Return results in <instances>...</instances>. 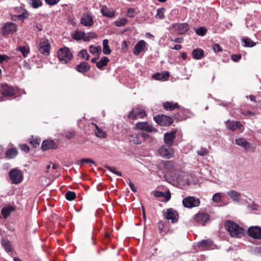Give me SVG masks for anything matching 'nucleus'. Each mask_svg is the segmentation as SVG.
I'll return each instance as SVG.
<instances>
[{"mask_svg":"<svg viewBox=\"0 0 261 261\" xmlns=\"http://www.w3.org/2000/svg\"><path fill=\"white\" fill-rule=\"evenodd\" d=\"M224 225L225 229L232 237L240 238L244 234V229L232 221H226Z\"/></svg>","mask_w":261,"mask_h":261,"instance_id":"nucleus-1","label":"nucleus"},{"mask_svg":"<svg viewBox=\"0 0 261 261\" xmlns=\"http://www.w3.org/2000/svg\"><path fill=\"white\" fill-rule=\"evenodd\" d=\"M169 146L166 144L160 147L157 151V155L164 159H171L174 155V150Z\"/></svg>","mask_w":261,"mask_h":261,"instance_id":"nucleus-2","label":"nucleus"},{"mask_svg":"<svg viewBox=\"0 0 261 261\" xmlns=\"http://www.w3.org/2000/svg\"><path fill=\"white\" fill-rule=\"evenodd\" d=\"M58 57L60 62L66 64L72 58V54L67 47L60 48L58 51Z\"/></svg>","mask_w":261,"mask_h":261,"instance_id":"nucleus-3","label":"nucleus"},{"mask_svg":"<svg viewBox=\"0 0 261 261\" xmlns=\"http://www.w3.org/2000/svg\"><path fill=\"white\" fill-rule=\"evenodd\" d=\"M1 91L2 95L0 97V102L5 100V97L12 96L15 94V90L13 87L9 86L7 83L2 84Z\"/></svg>","mask_w":261,"mask_h":261,"instance_id":"nucleus-4","label":"nucleus"},{"mask_svg":"<svg viewBox=\"0 0 261 261\" xmlns=\"http://www.w3.org/2000/svg\"><path fill=\"white\" fill-rule=\"evenodd\" d=\"M10 178L12 184H18L23 179V174L21 170L17 169H11L9 173Z\"/></svg>","mask_w":261,"mask_h":261,"instance_id":"nucleus-5","label":"nucleus"},{"mask_svg":"<svg viewBox=\"0 0 261 261\" xmlns=\"http://www.w3.org/2000/svg\"><path fill=\"white\" fill-rule=\"evenodd\" d=\"M153 119L161 126H169L173 122L172 117L164 115H156L153 117Z\"/></svg>","mask_w":261,"mask_h":261,"instance_id":"nucleus-6","label":"nucleus"},{"mask_svg":"<svg viewBox=\"0 0 261 261\" xmlns=\"http://www.w3.org/2000/svg\"><path fill=\"white\" fill-rule=\"evenodd\" d=\"M247 233L253 239L261 240V226H250L248 228Z\"/></svg>","mask_w":261,"mask_h":261,"instance_id":"nucleus-7","label":"nucleus"},{"mask_svg":"<svg viewBox=\"0 0 261 261\" xmlns=\"http://www.w3.org/2000/svg\"><path fill=\"white\" fill-rule=\"evenodd\" d=\"M50 45L47 40H41L37 44L38 51L44 55H48L50 53Z\"/></svg>","mask_w":261,"mask_h":261,"instance_id":"nucleus-8","label":"nucleus"},{"mask_svg":"<svg viewBox=\"0 0 261 261\" xmlns=\"http://www.w3.org/2000/svg\"><path fill=\"white\" fill-rule=\"evenodd\" d=\"M199 204V199L195 197H188L182 200V204L187 208L197 207Z\"/></svg>","mask_w":261,"mask_h":261,"instance_id":"nucleus-9","label":"nucleus"},{"mask_svg":"<svg viewBox=\"0 0 261 261\" xmlns=\"http://www.w3.org/2000/svg\"><path fill=\"white\" fill-rule=\"evenodd\" d=\"M146 116V112L144 110L140 108H134L128 114V118L132 119H136L139 118H142Z\"/></svg>","mask_w":261,"mask_h":261,"instance_id":"nucleus-10","label":"nucleus"},{"mask_svg":"<svg viewBox=\"0 0 261 261\" xmlns=\"http://www.w3.org/2000/svg\"><path fill=\"white\" fill-rule=\"evenodd\" d=\"M16 30L17 26L13 22H7L5 23L2 28L3 34L5 36L11 34H13Z\"/></svg>","mask_w":261,"mask_h":261,"instance_id":"nucleus-11","label":"nucleus"},{"mask_svg":"<svg viewBox=\"0 0 261 261\" xmlns=\"http://www.w3.org/2000/svg\"><path fill=\"white\" fill-rule=\"evenodd\" d=\"M136 128L149 133H155L157 132L156 129L151 125H150L147 122H138L136 125Z\"/></svg>","mask_w":261,"mask_h":261,"instance_id":"nucleus-12","label":"nucleus"},{"mask_svg":"<svg viewBox=\"0 0 261 261\" xmlns=\"http://www.w3.org/2000/svg\"><path fill=\"white\" fill-rule=\"evenodd\" d=\"M165 218L168 220H171L172 223L176 222L178 219L177 212L173 208H168L164 215Z\"/></svg>","mask_w":261,"mask_h":261,"instance_id":"nucleus-13","label":"nucleus"},{"mask_svg":"<svg viewBox=\"0 0 261 261\" xmlns=\"http://www.w3.org/2000/svg\"><path fill=\"white\" fill-rule=\"evenodd\" d=\"M176 130H172L171 132H167L164 134V142L165 144L169 146H173L175 139Z\"/></svg>","mask_w":261,"mask_h":261,"instance_id":"nucleus-14","label":"nucleus"},{"mask_svg":"<svg viewBox=\"0 0 261 261\" xmlns=\"http://www.w3.org/2000/svg\"><path fill=\"white\" fill-rule=\"evenodd\" d=\"M194 218L199 224L204 225L209 220L210 217L208 214L201 213L195 215Z\"/></svg>","mask_w":261,"mask_h":261,"instance_id":"nucleus-15","label":"nucleus"},{"mask_svg":"<svg viewBox=\"0 0 261 261\" xmlns=\"http://www.w3.org/2000/svg\"><path fill=\"white\" fill-rule=\"evenodd\" d=\"M226 124L227 128L232 131H235L238 129H240L243 125L240 121H230L227 120L226 122Z\"/></svg>","mask_w":261,"mask_h":261,"instance_id":"nucleus-16","label":"nucleus"},{"mask_svg":"<svg viewBox=\"0 0 261 261\" xmlns=\"http://www.w3.org/2000/svg\"><path fill=\"white\" fill-rule=\"evenodd\" d=\"M81 23L86 27H90L93 24L92 16L89 13H84L81 18Z\"/></svg>","mask_w":261,"mask_h":261,"instance_id":"nucleus-17","label":"nucleus"},{"mask_svg":"<svg viewBox=\"0 0 261 261\" xmlns=\"http://www.w3.org/2000/svg\"><path fill=\"white\" fill-rule=\"evenodd\" d=\"M173 28L179 34H184L189 30V25L186 23L175 24L173 25Z\"/></svg>","mask_w":261,"mask_h":261,"instance_id":"nucleus-18","label":"nucleus"},{"mask_svg":"<svg viewBox=\"0 0 261 261\" xmlns=\"http://www.w3.org/2000/svg\"><path fill=\"white\" fill-rule=\"evenodd\" d=\"M100 12L103 16L107 17L112 18L115 15V11L112 8H109L105 6H101Z\"/></svg>","mask_w":261,"mask_h":261,"instance_id":"nucleus-19","label":"nucleus"},{"mask_svg":"<svg viewBox=\"0 0 261 261\" xmlns=\"http://www.w3.org/2000/svg\"><path fill=\"white\" fill-rule=\"evenodd\" d=\"M146 43L144 40H140L136 44L134 53L136 55H139L146 46Z\"/></svg>","mask_w":261,"mask_h":261,"instance_id":"nucleus-20","label":"nucleus"},{"mask_svg":"<svg viewBox=\"0 0 261 261\" xmlns=\"http://www.w3.org/2000/svg\"><path fill=\"white\" fill-rule=\"evenodd\" d=\"M169 76L170 74L168 71H164L162 72H156L153 74L152 77L156 80L166 81Z\"/></svg>","mask_w":261,"mask_h":261,"instance_id":"nucleus-21","label":"nucleus"},{"mask_svg":"<svg viewBox=\"0 0 261 261\" xmlns=\"http://www.w3.org/2000/svg\"><path fill=\"white\" fill-rule=\"evenodd\" d=\"M237 145L241 146L246 150L250 148V143L247 141L246 139L244 138H239L235 140Z\"/></svg>","mask_w":261,"mask_h":261,"instance_id":"nucleus-22","label":"nucleus"},{"mask_svg":"<svg viewBox=\"0 0 261 261\" xmlns=\"http://www.w3.org/2000/svg\"><path fill=\"white\" fill-rule=\"evenodd\" d=\"M75 69L79 72L84 73L90 70V66L88 63L83 62L77 65Z\"/></svg>","mask_w":261,"mask_h":261,"instance_id":"nucleus-23","label":"nucleus"},{"mask_svg":"<svg viewBox=\"0 0 261 261\" xmlns=\"http://www.w3.org/2000/svg\"><path fill=\"white\" fill-rule=\"evenodd\" d=\"M57 146L53 140H45L42 142V149L45 151L48 149L56 148Z\"/></svg>","mask_w":261,"mask_h":261,"instance_id":"nucleus-24","label":"nucleus"},{"mask_svg":"<svg viewBox=\"0 0 261 261\" xmlns=\"http://www.w3.org/2000/svg\"><path fill=\"white\" fill-rule=\"evenodd\" d=\"M228 196L234 201L240 202L241 196L240 193L235 190H230L227 193Z\"/></svg>","mask_w":261,"mask_h":261,"instance_id":"nucleus-25","label":"nucleus"},{"mask_svg":"<svg viewBox=\"0 0 261 261\" xmlns=\"http://www.w3.org/2000/svg\"><path fill=\"white\" fill-rule=\"evenodd\" d=\"M164 108L168 111H172L175 109H179V106L177 102L173 101H166L163 103Z\"/></svg>","mask_w":261,"mask_h":261,"instance_id":"nucleus-26","label":"nucleus"},{"mask_svg":"<svg viewBox=\"0 0 261 261\" xmlns=\"http://www.w3.org/2000/svg\"><path fill=\"white\" fill-rule=\"evenodd\" d=\"M18 151L16 148H11L7 149L5 153V157L9 159H12L16 156Z\"/></svg>","mask_w":261,"mask_h":261,"instance_id":"nucleus-27","label":"nucleus"},{"mask_svg":"<svg viewBox=\"0 0 261 261\" xmlns=\"http://www.w3.org/2000/svg\"><path fill=\"white\" fill-rule=\"evenodd\" d=\"M198 246L202 249H207L212 246V242L210 240H204L199 242Z\"/></svg>","mask_w":261,"mask_h":261,"instance_id":"nucleus-28","label":"nucleus"},{"mask_svg":"<svg viewBox=\"0 0 261 261\" xmlns=\"http://www.w3.org/2000/svg\"><path fill=\"white\" fill-rule=\"evenodd\" d=\"M192 55L195 59L199 60L203 57L204 51L202 49H195L193 50Z\"/></svg>","mask_w":261,"mask_h":261,"instance_id":"nucleus-29","label":"nucleus"},{"mask_svg":"<svg viewBox=\"0 0 261 261\" xmlns=\"http://www.w3.org/2000/svg\"><path fill=\"white\" fill-rule=\"evenodd\" d=\"M110 60L107 57H102L100 61L96 62V67L98 69H102V67L107 65Z\"/></svg>","mask_w":261,"mask_h":261,"instance_id":"nucleus-30","label":"nucleus"},{"mask_svg":"<svg viewBox=\"0 0 261 261\" xmlns=\"http://www.w3.org/2000/svg\"><path fill=\"white\" fill-rule=\"evenodd\" d=\"M14 210L13 206L5 207L2 208L1 214L5 218H7Z\"/></svg>","mask_w":261,"mask_h":261,"instance_id":"nucleus-31","label":"nucleus"},{"mask_svg":"<svg viewBox=\"0 0 261 261\" xmlns=\"http://www.w3.org/2000/svg\"><path fill=\"white\" fill-rule=\"evenodd\" d=\"M108 43L109 41L108 39H104L102 41L103 53L105 55H110L112 52V50L109 46Z\"/></svg>","mask_w":261,"mask_h":261,"instance_id":"nucleus-32","label":"nucleus"},{"mask_svg":"<svg viewBox=\"0 0 261 261\" xmlns=\"http://www.w3.org/2000/svg\"><path fill=\"white\" fill-rule=\"evenodd\" d=\"M17 50L21 53L24 58L28 56L30 52V49L28 46H19L17 47Z\"/></svg>","mask_w":261,"mask_h":261,"instance_id":"nucleus-33","label":"nucleus"},{"mask_svg":"<svg viewBox=\"0 0 261 261\" xmlns=\"http://www.w3.org/2000/svg\"><path fill=\"white\" fill-rule=\"evenodd\" d=\"M89 50L92 54H99L101 51V47L100 46H95L92 45L90 46Z\"/></svg>","mask_w":261,"mask_h":261,"instance_id":"nucleus-34","label":"nucleus"},{"mask_svg":"<svg viewBox=\"0 0 261 261\" xmlns=\"http://www.w3.org/2000/svg\"><path fill=\"white\" fill-rule=\"evenodd\" d=\"M140 137L139 136V134H138L136 135H131L130 136V142L134 143L135 144H141V141L140 140Z\"/></svg>","mask_w":261,"mask_h":261,"instance_id":"nucleus-35","label":"nucleus"},{"mask_svg":"<svg viewBox=\"0 0 261 261\" xmlns=\"http://www.w3.org/2000/svg\"><path fill=\"white\" fill-rule=\"evenodd\" d=\"M77 56L82 59H85L86 60H89L90 58V56L87 53L86 49H82L79 53Z\"/></svg>","mask_w":261,"mask_h":261,"instance_id":"nucleus-36","label":"nucleus"},{"mask_svg":"<svg viewBox=\"0 0 261 261\" xmlns=\"http://www.w3.org/2000/svg\"><path fill=\"white\" fill-rule=\"evenodd\" d=\"M85 33L84 32L76 31L73 36V38L76 40L84 39Z\"/></svg>","mask_w":261,"mask_h":261,"instance_id":"nucleus-37","label":"nucleus"},{"mask_svg":"<svg viewBox=\"0 0 261 261\" xmlns=\"http://www.w3.org/2000/svg\"><path fill=\"white\" fill-rule=\"evenodd\" d=\"M222 193H217L214 194V195L213 196L212 200L215 202L218 203L222 200Z\"/></svg>","mask_w":261,"mask_h":261,"instance_id":"nucleus-38","label":"nucleus"},{"mask_svg":"<svg viewBox=\"0 0 261 261\" xmlns=\"http://www.w3.org/2000/svg\"><path fill=\"white\" fill-rule=\"evenodd\" d=\"M96 37L97 35L95 33L91 32L85 35L84 40L85 41H89L91 39L96 38Z\"/></svg>","mask_w":261,"mask_h":261,"instance_id":"nucleus-39","label":"nucleus"},{"mask_svg":"<svg viewBox=\"0 0 261 261\" xmlns=\"http://www.w3.org/2000/svg\"><path fill=\"white\" fill-rule=\"evenodd\" d=\"M86 163H90L94 165H96V163H95V162L94 161H93L92 159H90V158L82 159L80 160V164L81 165H83L84 164H86Z\"/></svg>","mask_w":261,"mask_h":261,"instance_id":"nucleus-40","label":"nucleus"},{"mask_svg":"<svg viewBox=\"0 0 261 261\" xmlns=\"http://www.w3.org/2000/svg\"><path fill=\"white\" fill-rule=\"evenodd\" d=\"M244 46L246 47H252L255 45V43L249 38H245L243 40Z\"/></svg>","mask_w":261,"mask_h":261,"instance_id":"nucleus-41","label":"nucleus"},{"mask_svg":"<svg viewBox=\"0 0 261 261\" xmlns=\"http://www.w3.org/2000/svg\"><path fill=\"white\" fill-rule=\"evenodd\" d=\"M207 31V29L206 28H205L204 27H202L196 30V34L201 36H204L206 34Z\"/></svg>","mask_w":261,"mask_h":261,"instance_id":"nucleus-42","label":"nucleus"},{"mask_svg":"<svg viewBox=\"0 0 261 261\" xmlns=\"http://www.w3.org/2000/svg\"><path fill=\"white\" fill-rule=\"evenodd\" d=\"M2 245L5 249L7 251H11L12 250L11 245L10 242L7 240H3Z\"/></svg>","mask_w":261,"mask_h":261,"instance_id":"nucleus-43","label":"nucleus"},{"mask_svg":"<svg viewBox=\"0 0 261 261\" xmlns=\"http://www.w3.org/2000/svg\"><path fill=\"white\" fill-rule=\"evenodd\" d=\"M75 193L72 191H68L65 195L66 198L69 201L73 200L75 198Z\"/></svg>","mask_w":261,"mask_h":261,"instance_id":"nucleus-44","label":"nucleus"},{"mask_svg":"<svg viewBox=\"0 0 261 261\" xmlns=\"http://www.w3.org/2000/svg\"><path fill=\"white\" fill-rule=\"evenodd\" d=\"M31 5L34 8H37L42 5L41 0H31Z\"/></svg>","mask_w":261,"mask_h":261,"instance_id":"nucleus-45","label":"nucleus"},{"mask_svg":"<svg viewBox=\"0 0 261 261\" xmlns=\"http://www.w3.org/2000/svg\"><path fill=\"white\" fill-rule=\"evenodd\" d=\"M106 168L111 172L115 174L116 175L121 176L122 175L121 173L119 171L116 170V169L114 167H110L109 166H106Z\"/></svg>","mask_w":261,"mask_h":261,"instance_id":"nucleus-46","label":"nucleus"},{"mask_svg":"<svg viewBox=\"0 0 261 261\" xmlns=\"http://www.w3.org/2000/svg\"><path fill=\"white\" fill-rule=\"evenodd\" d=\"M164 10V8H160L157 10V13L155 15V17L159 19H163L164 17V14L163 13V11Z\"/></svg>","mask_w":261,"mask_h":261,"instance_id":"nucleus-47","label":"nucleus"},{"mask_svg":"<svg viewBox=\"0 0 261 261\" xmlns=\"http://www.w3.org/2000/svg\"><path fill=\"white\" fill-rule=\"evenodd\" d=\"M127 19L125 18H122L120 20H117L115 22V23L117 27L124 26L127 23Z\"/></svg>","mask_w":261,"mask_h":261,"instance_id":"nucleus-48","label":"nucleus"},{"mask_svg":"<svg viewBox=\"0 0 261 261\" xmlns=\"http://www.w3.org/2000/svg\"><path fill=\"white\" fill-rule=\"evenodd\" d=\"M97 130L95 132L96 135L99 138H105L106 136L105 132H103L101 129H99L97 125H96Z\"/></svg>","mask_w":261,"mask_h":261,"instance_id":"nucleus-49","label":"nucleus"},{"mask_svg":"<svg viewBox=\"0 0 261 261\" xmlns=\"http://www.w3.org/2000/svg\"><path fill=\"white\" fill-rule=\"evenodd\" d=\"M30 143L34 147L36 148L39 146L40 140L37 138H32L31 139Z\"/></svg>","mask_w":261,"mask_h":261,"instance_id":"nucleus-50","label":"nucleus"},{"mask_svg":"<svg viewBox=\"0 0 261 261\" xmlns=\"http://www.w3.org/2000/svg\"><path fill=\"white\" fill-rule=\"evenodd\" d=\"M197 153L200 156H204L208 153V150L206 148H201L197 150Z\"/></svg>","mask_w":261,"mask_h":261,"instance_id":"nucleus-51","label":"nucleus"},{"mask_svg":"<svg viewBox=\"0 0 261 261\" xmlns=\"http://www.w3.org/2000/svg\"><path fill=\"white\" fill-rule=\"evenodd\" d=\"M74 136V132L71 131L66 132L64 134L65 137L68 139H72Z\"/></svg>","mask_w":261,"mask_h":261,"instance_id":"nucleus-52","label":"nucleus"},{"mask_svg":"<svg viewBox=\"0 0 261 261\" xmlns=\"http://www.w3.org/2000/svg\"><path fill=\"white\" fill-rule=\"evenodd\" d=\"M162 197H164L166 201H168L171 198V194L170 192H164L162 193Z\"/></svg>","mask_w":261,"mask_h":261,"instance_id":"nucleus-53","label":"nucleus"},{"mask_svg":"<svg viewBox=\"0 0 261 261\" xmlns=\"http://www.w3.org/2000/svg\"><path fill=\"white\" fill-rule=\"evenodd\" d=\"M213 48L215 53H218L222 50L220 45L217 43H216L213 45Z\"/></svg>","mask_w":261,"mask_h":261,"instance_id":"nucleus-54","label":"nucleus"},{"mask_svg":"<svg viewBox=\"0 0 261 261\" xmlns=\"http://www.w3.org/2000/svg\"><path fill=\"white\" fill-rule=\"evenodd\" d=\"M20 148L21 149V150L25 152H28L30 151L29 147L26 144L20 145Z\"/></svg>","mask_w":261,"mask_h":261,"instance_id":"nucleus-55","label":"nucleus"},{"mask_svg":"<svg viewBox=\"0 0 261 261\" xmlns=\"http://www.w3.org/2000/svg\"><path fill=\"white\" fill-rule=\"evenodd\" d=\"M241 58V56L239 55H232L231 57V59L232 61L234 62H238Z\"/></svg>","mask_w":261,"mask_h":261,"instance_id":"nucleus-56","label":"nucleus"},{"mask_svg":"<svg viewBox=\"0 0 261 261\" xmlns=\"http://www.w3.org/2000/svg\"><path fill=\"white\" fill-rule=\"evenodd\" d=\"M45 3L49 5H55L57 4L60 0H44Z\"/></svg>","mask_w":261,"mask_h":261,"instance_id":"nucleus-57","label":"nucleus"},{"mask_svg":"<svg viewBox=\"0 0 261 261\" xmlns=\"http://www.w3.org/2000/svg\"><path fill=\"white\" fill-rule=\"evenodd\" d=\"M10 60V57L5 55H0V62H3L4 61H8Z\"/></svg>","mask_w":261,"mask_h":261,"instance_id":"nucleus-58","label":"nucleus"},{"mask_svg":"<svg viewBox=\"0 0 261 261\" xmlns=\"http://www.w3.org/2000/svg\"><path fill=\"white\" fill-rule=\"evenodd\" d=\"M139 134L140 138H143L144 139V140H146L150 138V136H149V135L146 134L145 133H139Z\"/></svg>","mask_w":261,"mask_h":261,"instance_id":"nucleus-59","label":"nucleus"},{"mask_svg":"<svg viewBox=\"0 0 261 261\" xmlns=\"http://www.w3.org/2000/svg\"><path fill=\"white\" fill-rule=\"evenodd\" d=\"M128 184L129 186L130 189L134 192L137 191V189L136 188L135 185L133 184L130 180H128Z\"/></svg>","mask_w":261,"mask_h":261,"instance_id":"nucleus-60","label":"nucleus"},{"mask_svg":"<svg viewBox=\"0 0 261 261\" xmlns=\"http://www.w3.org/2000/svg\"><path fill=\"white\" fill-rule=\"evenodd\" d=\"M172 41L176 43H182L184 41V39L182 38H175V39L172 40Z\"/></svg>","mask_w":261,"mask_h":261,"instance_id":"nucleus-61","label":"nucleus"},{"mask_svg":"<svg viewBox=\"0 0 261 261\" xmlns=\"http://www.w3.org/2000/svg\"><path fill=\"white\" fill-rule=\"evenodd\" d=\"M127 16L129 17H132L134 16V10L132 9H129L127 11Z\"/></svg>","mask_w":261,"mask_h":261,"instance_id":"nucleus-62","label":"nucleus"},{"mask_svg":"<svg viewBox=\"0 0 261 261\" xmlns=\"http://www.w3.org/2000/svg\"><path fill=\"white\" fill-rule=\"evenodd\" d=\"M28 16V14L26 13H23L20 15H18L17 16L18 18H20V19H22L24 18H27Z\"/></svg>","mask_w":261,"mask_h":261,"instance_id":"nucleus-63","label":"nucleus"},{"mask_svg":"<svg viewBox=\"0 0 261 261\" xmlns=\"http://www.w3.org/2000/svg\"><path fill=\"white\" fill-rule=\"evenodd\" d=\"M163 192L156 191L154 193V196L156 197H160L162 196Z\"/></svg>","mask_w":261,"mask_h":261,"instance_id":"nucleus-64","label":"nucleus"}]
</instances>
